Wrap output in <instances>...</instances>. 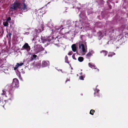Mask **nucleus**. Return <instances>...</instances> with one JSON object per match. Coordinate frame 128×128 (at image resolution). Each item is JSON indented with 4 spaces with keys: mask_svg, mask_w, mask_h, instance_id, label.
<instances>
[{
    "mask_svg": "<svg viewBox=\"0 0 128 128\" xmlns=\"http://www.w3.org/2000/svg\"><path fill=\"white\" fill-rule=\"evenodd\" d=\"M3 104V100L1 99L0 98V106H2Z\"/></svg>",
    "mask_w": 128,
    "mask_h": 128,
    "instance_id": "obj_25",
    "label": "nucleus"
},
{
    "mask_svg": "<svg viewBox=\"0 0 128 128\" xmlns=\"http://www.w3.org/2000/svg\"><path fill=\"white\" fill-rule=\"evenodd\" d=\"M18 65L17 64V63L16 64V65L15 66V67H14V70H16L17 69V68H18Z\"/></svg>",
    "mask_w": 128,
    "mask_h": 128,
    "instance_id": "obj_23",
    "label": "nucleus"
},
{
    "mask_svg": "<svg viewBox=\"0 0 128 128\" xmlns=\"http://www.w3.org/2000/svg\"><path fill=\"white\" fill-rule=\"evenodd\" d=\"M3 93L2 94V95H5L6 94V91L4 90H2Z\"/></svg>",
    "mask_w": 128,
    "mask_h": 128,
    "instance_id": "obj_28",
    "label": "nucleus"
},
{
    "mask_svg": "<svg viewBox=\"0 0 128 128\" xmlns=\"http://www.w3.org/2000/svg\"><path fill=\"white\" fill-rule=\"evenodd\" d=\"M65 62H66L68 64H69V62L68 61V57L66 56L65 57Z\"/></svg>",
    "mask_w": 128,
    "mask_h": 128,
    "instance_id": "obj_16",
    "label": "nucleus"
},
{
    "mask_svg": "<svg viewBox=\"0 0 128 128\" xmlns=\"http://www.w3.org/2000/svg\"><path fill=\"white\" fill-rule=\"evenodd\" d=\"M95 112V110H91L90 111V114L92 115H93Z\"/></svg>",
    "mask_w": 128,
    "mask_h": 128,
    "instance_id": "obj_19",
    "label": "nucleus"
},
{
    "mask_svg": "<svg viewBox=\"0 0 128 128\" xmlns=\"http://www.w3.org/2000/svg\"><path fill=\"white\" fill-rule=\"evenodd\" d=\"M72 53H73L72 52V51H71V52H69L68 53V55L70 56V55H72Z\"/></svg>",
    "mask_w": 128,
    "mask_h": 128,
    "instance_id": "obj_26",
    "label": "nucleus"
},
{
    "mask_svg": "<svg viewBox=\"0 0 128 128\" xmlns=\"http://www.w3.org/2000/svg\"><path fill=\"white\" fill-rule=\"evenodd\" d=\"M67 82V80H66V82Z\"/></svg>",
    "mask_w": 128,
    "mask_h": 128,
    "instance_id": "obj_37",
    "label": "nucleus"
},
{
    "mask_svg": "<svg viewBox=\"0 0 128 128\" xmlns=\"http://www.w3.org/2000/svg\"><path fill=\"white\" fill-rule=\"evenodd\" d=\"M102 2V3H103L104 2V0H101Z\"/></svg>",
    "mask_w": 128,
    "mask_h": 128,
    "instance_id": "obj_36",
    "label": "nucleus"
},
{
    "mask_svg": "<svg viewBox=\"0 0 128 128\" xmlns=\"http://www.w3.org/2000/svg\"><path fill=\"white\" fill-rule=\"evenodd\" d=\"M22 50H26L27 52L29 51L30 50V47L27 43H26L22 47Z\"/></svg>",
    "mask_w": 128,
    "mask_h": 128,
    "instance_id": "obj_4",
    "label": "nucleus"
},
{
    "mask_svg": "<svg viewBox=\"0 0 128 128\" xmlns=\"http://www.w3.org/2000/svg\"><path fill=\"white\" fill-rule=\"evenodd\" d=\"M48 63L45 61H43L42 62V66L43 67H46L48 65Z\"/></svg>",
    "mask_w": 128,
    "mask_h": 128,
    "instance_id": "obj_9",
    "label": "nucleus"
},
{
    "mask_svg": "<svg viewBox=\"0 0 128 128\" xmlns=\"http://www.w3.org/2000/svg\"><path fill=\"white\" fill-rule=\"evenodd\" d=\"M44 27L42 26L40 28L38 29V30L39 31V32H41L44 30Z\"/></svg>",
    "mask_w": 128,
    "mask_h": 128,
    "instance_id": "obj_21",
    "label": "nucleus"
},
{
    "mask_svg": "<svg viewBox=\"0 0 128 128\" xmlns=\"http://www.w3.org/2000/svg\"><path fill=\"white\" fill-rule=\"evenodd\" d=\"M72 58H73V59L75 60H76V58L75 57V55L74 54H73L72 56Z\"/></svg>",
    "mask_w": 128,
    "mask_h": 128,
    "instance_id": "obj_27",
    "label": "nucleus"
},
{
    "mask_svg": "<svg viewBox=\"0 0 128 128\" xmlns=\"http://www.w3.org/2000/svg\"><path fill=\"white\" fill-rule=\"evenodd\" d=\"M118 2H116V3H118Z\"/></svg>",
    "mask_w": 128,
    "mask_h": 128,
    "instance_id": "obj_41",
    "label": "nucleus"
},
{
    "mask_svg": "<svg viewBox=\"0 0 128 128\" xmlns=\"http://www.w3.org/2000/svg\"><path fill=\"white\" fill-rule=\"evenodd\" d=\"M95 69H96L97 70V71L98 72L99 71V70L98 68H95Z\"/></svg>",
    "mask_w": 128,
    "mask_h": 128,
    "instance_id": "obj_34",
    "label": "nucleus"
},
{
    "mask_svg": "<svg viewBox=\"0 0 128 128\" xmlns=\"http://www.w3.org/2000/svg\"><path fill=\"white\" fill-rule=\"evenodd\" d=\"M20 5V3L17 0H16L13 4L12 5V6L10 8L13 9L14 10H16L17 8H18L19 9H20V8L19 7Z\"/></svg>",
    "mask_w": 128,
    "mask_h": 128,
    "instance_id": "obj_3",
    "label": "nucleus"
},
{
    "mask_svg": "<svg viewBox=\"0 0 128 128\" xmlns=\"http://www.w3.org/2000/svg\"><path fill=\"white\" fill-rule=\"evenodd\" d=\"M44 50V48L40 45H37L34 47V50L37 53Z\"/></svg>",
    "mask_w": 128,
    "mask_h": 128,
    "instance_id": "obj_2",
    "label": "nucleus"
},
{
    "mask_svg": "<svg viewBox=\"0 0 128 128\" xmlns=\"http://www.w3.org/2000/svg\"><path fill=\"white\" fill-rule=\"evenodd\" d=\"M50 3V2H48V3L47 4H49V3Z\"/></svg>",
    "mask_w": 128,
    "mask_h": 128,
    "instance_id": "obj_39",
    "label": "nucleus"
},
{
    "mask_svg": "<svg viewBox=\"0 0 128 128\" xmlns=\"http://www.w3.org/2000/svg\"><path fill=\"white\" fill-rule=\"evenodd\" d=\"M72 50L74 52H75L76 50V44H73L71 46Z\"/></svg>",
    "mask_w": 128,
    "mask_h": 128,
    "instance_id": "obj_6",
    "label": "nucleus"
},
{
    "mask_svg": "<svg viewBox=\"0 0 128 128\" xmlns=\"http://www.w3.org/2000/svg\"><path fill=\"white\" fill-rule=\"evenodd\" d=\"M3 24L4 26H7L8 25V23L7 21H6V22H3Z\"/></svg>",
    "mask_w": 128,
    "mask_h": 128,
    "instance_id": "obj_15",
    "label": "nucleus"
},
{
    "mask_svg": "<svg viewBox=\"0 0 128 128\" xmlns=\"http://www.w3.org/2000/svg\"><path fill=\"white\" fill-rule=\"evenodd\" d=\"M17 64L18 65V66L19 67L20 66H22V65H23L24 64L23 63L21 62V63H17Z\"/></svg>",
    "mask_w": 128,
    "mask_h": 128,
    "instance_id": "obj_22",
    "label": "nucleus"
},
{
    "mask_svg": "<svg viewBox=\"0 0 128 128\" xmlns=\"http://www.w3.org/2000/svg\"><path fill=\"white\" fill-rule=\"evenodd\" d=\"M116 54L113 52H109L108 56L109 57H112L113 56L115 55Z\"/></svg>",
    "mask_w": 128,
    "mask_h": 128,
    "instance_id": "obj_10",
    "label": "nucleus"
},
{
    "mask_svg": "<svg viewBox=\"0 0 128 128\" xmlns=\"http://www.w3.org/2000/svg\"><path fill=\"white\" fill-rule=\"evenodd\" d=\"M82 74V72H81V73H80V74Z\"/></svg>",
    "mask_w": 128,
    "mask_h": 128,
    "instance_id": "obj_38",
    "label": "nucleus"
},
{
    "mask_svg": "<svg viewBox=\"0 0 128 128\" xmlns=\"http://www.w3.org/2000/svg\"><path fill=\"white\" fill-rule=\"evenodd\" d=\"M84 77L82 76H79L80 79L81 80H84Z\"/></svg>",
    "mask_w": 128,
    "mask_h": 128,
    "instance_id": "obj_24",
    "label": "nucleus"
},
{
    "mask_svg": "<svg viewBox=\"0 0 128 128\" xmlns=\"http://www.w3.org/2000/svg\"><path fill=\"white\" fill-rule=\"evenodd\" d=\"M9 36L10 37V39L11 38V35H12V34L10 33V32H9Z\"/></svg>",
    "mask_w": 128,
    "mask_h": 128,
    "instance_id": "obj_31",
    "label": "nucleus"
},
{
    "mask_svg": "<svg viewBox=\"0 0 128 128\" xmlns=\"http://www.w3.org/2000/svg\"><path fill=\"white\" fill-rule=\"evenodd\" d=\"M114 29H112V33H114Z\"/></svg>",
    "mask_w": 128,
    "mask_h": 128,
    "instance_id": "obj_32",
    "label": "nucleus"
},
{
    "mask_svg": "<svg viewBox=\"0 0 128 128\" xmlns=\"http://www.w3.org/2000/svg\"><path fill=\"white\" fill-rule=\"evenodd\" d=\"M92 55L91 52H89L88 54L86 55V56L88 57H90Z\"/></svg>",
    "mask_w": 128,
    "mask_h": 128,
    "instance_id": "obj_20",
    "label": "nucleus"
},
{
    "mask_svg": "<svg viewBox=\"0 0 128 128\" xmlns=\"http://www.w3.org/2000/svg\"><path fill=\"white\" fill-rule=\"evenodd\" d=\"M12 84V86L9 87L10 90H9V95L11 98L13 97V92L16 88H17L19 86V82L18 80L16 78L13 79Z\"/></svg>",
    "mask_w": 128,
    "mask_h": 128,
    "instance_id": "obj_1",
    "label": "nucleus"
},
{
    "mask_svg": "<svg viewBox=\"0 0 128 128\" xmlns=\"http://www.w3.org/2000/svg\"><path fill=\"white\" fill-rule=\"evenodd\" d=\"M11 20V18L10 17H9L8 18L7 20Z\"/></svg>",
    "mask_w": 128,
    "mask_h": 128,
    "instance_id": "obj_30",
    "label": "nucleus"
},
{
    "mask_svg": "<svg viewBox=\"0 0 128 128\" xmlns=\"http://www.w3.org/2000/svg\"><path fill=\"white\" fill-rule=\"evenodd\" d=\"M82 27H81V28H81V29H82Z\"/></svg>",
    "mask_w": 128,
    "mask_h": 128,
    "instance_id": "obj_40",
    "label": "nucleus"
},
{
    "mask_svg": "<svg viewBox=\"0 0 128 128\" xmlns=\"http://www.w3.org/2000/svg\"><path fill=\"white\" fill-rule=\"evenodd\" d=\"M89 66L91 68H94L96 66L93 64H92L91 63H88Z\"/></svg>",
    "mask_w": 128,
    "mask_h": 128,
    "instance_id": "obj_14",
    "label": "nucleus"
},
{
    "mask_svg": "<svg viewBox=\"0 0 128 128\" xmlns=\"http://www.w3.org/2000/svg\"><path fill=\"white\" fill-rule=\"evenodd\" d=\"M82 47V51L83 52H86L85 49V48L83 44H80V43L79 44V48H80Z\"/></svg>",
    "mask_w": 128,
    "mask_h": 128,
    "instance_id": "obj_5",
    "label": "nucleus"
},
{
    "mask_svg": "<svg viewBox=\"0 0 128 128\" xmlns=\"http://www.w3.org/2000/svg\"><path fill=\"white\" fill-rule=\"evenodd\" d=\"M16 74L17 76L19 77L21 76L20 72L18 70H17V71L16 72Z\"/></svg>",
    "mask_w": 128,
    "mask_h": 128,
    "instance_id": "obj_18",
    "label": "nucleus"
},
{
    "mask_svg": "<svg viewBox=\"0 0 128 128\" xmlns=\"http://www.w3.org/2000/svg\"><path fill=\"white\" fill-rule=\"evenodd\" d=\"M36 55L35 54L33 55L31 57V59L32 60H34V59H36Z\"/></svg>",
    "mask_w": 128,
    "mask_h": 128,
    "instance_id": "obj_17",
    "label": "nucleus"
},
{
    "mask_svg": "<svg viewBox=\"0 0 128 128\" xmlns=\"http://www.w3.org/2000/svg\"><path fill=\"white\" fill-rule=\"evenodd\" d=\"M100 91V90L98 89L97 90L96 89L95 90V92L94 93V96H98L99 94V92Z\"/></svg>",
    "mask_w": 128,
    "mask_h": 128,
    "instance_id": "obj_11",
    "label": "nucleus"
},
{
    "mask_svg": "<svg viewBox=\"0 0 128 128\" xmlns=\"http://www.w3.org/2000/svg\"><path fill=\"white\" fill-rule=\"evenodd\" d=\"M25 33H26V34H29V33L27 32H26Z\"/></svg>",
    "mask_w": 128,
    "mask_h": 128,
    "instance_id": "obj_35",
    "label": "nucleus"
},
{
    "mask_svg": "<svg viewBox=\"0 0 128 128\" xmlns=\"http://www.w3.org/2000/svg\"><path fill=\"white\" fill-rule=\"evenodd\" d=\"M43 42V43H44L43 42Z\"/></svg>",
    "mask_w": 128,
    "mask_h": 128,
    "instance_id": "obj_42",
    "label": "nucleus"
},
{
    "mask_svg": "<svg viewBox=\"0 0 128 128\" xmlns=\"http://www.w3.org/2000/svg\"><path fill=\"white\" fill-rule=\"evenodd\" d=\"M101 53H102V54L104 56H106L108 54V52L106 50H102L100 52Z\"/></svg>",
    "mask_w": 128,
    "mask_h": 128,
    "instance_id": "obj_7",
    "label": "nucleus"
},
{
    "mask_svg": "<svg viewBox=\"0 0 128 128\" xmlns=\"http://www.w3.org/2000/svg\"><path fill=\"white\" fill-rule=\"evenodd\" d=\"M118 42H121V44L124 42V38L123 37H122L120 39L118 40Z\"/></svg>",
    "mask_w": 128,
    "mask_h": 128,
    "instance_id": "obj_13",
    "label": "nucleus"
},
{
    "mask_svg": "<svg viewBox=\"0 0 128 128\" xmlns=\"http://www.w3.org/2000/svg\"><path fill=\"white\" fill-rule=\"evenodd\" d=\"M22 8L23 10H26L28 9V5H26L24 3Z\"/></svg>",
    "mask_w": 128,
    "mask_h": 128,
    "instance_id": "obj_8",
    "label": "nucleus"
},
{
    "mask_svg": "<svg viewBox=\"0 0 128 128\" xmlns=\"http://www.w3.org/2000/svg\"><path fill=\"white\" fill-rule=\"evenodd\" d=\"M125 37H127V38L128 37V33H126L125 34Z\"/></svg>",
    "mask_w": 128,
    "mask_h": 128,
    "instance_id": "obj_29",
    "label": "nucleus"
},
{
    "mask_svg": "<svg viewBox=\"0 0 128 128\" xmlns=\"http://www.w3.org/2000/svg\"><path fill=\"white\" fill-rule=\"evenodd\" d=\"M109 8L110 9H111L112 8V6H110V5L109 6Z\"/></svg>",
    "mask_w": 128,
    "mask_h": 128,
    "instance_id": "obj_33",
    "label": "nucleus"
},
{
    "mask_svg": "<svg viewBox=\"0 0 128 128\" xmlns=\"http://www.w3.org/2000/svg\"><path fill=\"white\" fill-rule=\"evenodd\" d=\"M78 59L79 62H82L84 60V58L80 56L78 58Z\"/></svg>",
    "mask_w": 128,
    "mask_h": 128,
    "instance_id": "obj_12",
    "label": "nucleus"
}]
</instances>
